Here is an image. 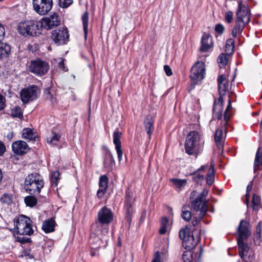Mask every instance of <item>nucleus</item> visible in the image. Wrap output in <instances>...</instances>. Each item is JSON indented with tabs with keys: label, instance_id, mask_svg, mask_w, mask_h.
Instances as JSON below:
<instances>
[{
	"label": "nucleus",
	"instance_id": "nucleus-1",
	"mask_svg": "<svg viewBox=\"0 0 262 262\" xmlns=\"http://www.w3.org/2000/svg\"><path fill=\"white\" fill-rule=\"evenodd\" d=\"M113 220V213L111 209L104 207L101 208L97 214V222L92 226V230L94 232L100 231L106 235L108 234V228L106 225H108Z\"/></svg>",
	"mask_w": 262,
	"mask_h": 262
},
{
	"label": "nucleus",
	"instance_id": "nucleus-2",
	"mask_svg": "<svg viewBox=\"0 0 262 262\" xmlns=\"http://www.w3.org/2000/svg\"><path fill=\"white\" fill-rule=\"evenodd\" d=\"M179 237L183 241V246L188 250L195 247L200 239V230L194 229L190 234L189 228L186 227L179 231Z\"/></svg>",
	"mask_w": 262,
	"mask_h": 262
},
{
	"label": "nucleus",
	"instance_id": "nucleus-3",
	"mask_svg": "<svg viewBox=\"0 0 262 262\" xmlns=\"http://www.w3.org/2000/svg\"><path fill=\"white\" fill-rule=\"evenodd\" d=\"M201 136L196 131H191L187 136L185 144L186 153L189 155L197 156L202 149L204 143L201 142Z\"/></svg>",
	"mask_w": 262,
	"mask_h": 262
},
{
	"label": "nucleus",
	"instance_id": "nucleus-4",
	"mask_svg": "<svg viewBox=\"0 0 262 262\" xmlns=\"http://www.w3.org/2000/svg\"><path fill=\"white\" fill-rule=\"evenodd\" d=\"M44 184L41 176L35 173L29 174L25 179V188L30 194H38Z\"/></svg>",
	"mask_w": 262,
	"mask_h": 262
},
{
	"label": "nucleus",
	"instance_id": "nucleus-5",
	"mask_svg": "<svg viewBox=\"0 0 262 262\" xmlns=\"http://www.w3.org/2000/svg\"><path fill=\"white\" fill-rule=\"evenodd\" d=\"M18 33L25 36H36L41 33L40 22L29 20L20 23L17 27Z\"/></svg>",
	"mask_w": 262,
	"mask_h": 262
},
{
	"label": "nucleus",
	"instance_id": "nucleus-6",
	"mask_svg": "<svg viewBox=\"0 0 262 262\" xmlns=\"http://www.w3.org/2000/svg\"><path fill=\"white\" fill-rule=\"evenodd\" d=\"M107 234L104 235L100 231L94 232L92 230V233L89 241L90 248L92 249L91 255L94 256L98 254V250L101 247H105L106 242L108 239Z\"/></svg>",
	"mask_w": 262,
	"mask_h": 262
},
{
	"label": "nucleus",
	"instance_id": "nucleus-7",
	"mask_svg": "<svg viewBox=\"0 0 262 262\" xmlns=\"http://www.w3.org/2000/svg\"><path fill=\"white\" fill-rule=\"evenodd\" d=\"M32 221L27 216L20 215L16 221H14V226L17 233L20 235H31L34 233L32 227Z\"/></svg>",
	"mask_w": 262,
	"mask_h": 262
},
{
	"label": "nucleus",
	"instance_id": "nucleus-8",
	"mask_svg": "<svg viewBox=\"0 0 262 262\" xmlns=\"http://www.w3.org/2000/svg\"><path fill=\"white\" fill-rule=\"evenodd\" d=\"M236 16V19L235 21L241 24V25H238L239 28H241L242 25L245 26L246 24L249 23L250 13L249 7L246 3L243 4L240 2L238 4Z\"/></svg>",
	"mask_w": 262,
	"mask_h": 262
},
{
	"label": "nucleus",
	"instance_id": "nucleus-9",
	"mask_svg": "<svg viewBox=\"0 0 262 262\" xmlns=\"http://www.w3.org/2000/svg\"><path fill=\"white\" fill-rule=\"evenodd\" d=\"M205 74L204 63L198 61L191 68L190 78L193 85L204 79Z\"/></svg>",
	"mask_w": 262,
	"mask_h": 262
},
{
	"label": "nucleus",
	"instance_id": "nucleus-10",
	"mask_svg": "<svg viewBox=\"0 0 262 262\" xmlns=\"http://www.w3.org/2000/svg\"><path fill=\"white\" fill-rule=\"evenodd\" d=\"M49 69V64L40 59L32 61L29 66L30 71L38 76L45 75Z\"/></svg>",
	"mask_w": 262,
	"mask_h": 262
},
{
	"label": "nucleus",
	"instance_id": "nucleus-11",
	"mask_svg": "<svg viewBox=\"0 0 262 262\" xmlns=\"http://www.w3.org/2000/svg\"><path fill=\"white\" fill-rule=\"evenodd\" d=\"M32 4L34 11L41 15L48 13L53 6L52 0H33Z\"/></svg>",
	"mask_w": 262,
	"mask_h": 262
},
{
	"label": "nucleus",
	"instance_id": "nucleus-12",
	"mask_svg": "<svg viewBox=\"0 0 262 262\" xmlns=\"http://www.w3.org/2000/svg\"><path fill=\"white\" fill-rule=\"evenodd\" d=\"M39 90L36 86L32 85L24 89L20 92V97L24 103H28L37 98Z\"/></svg>",
	"mask_w": 262,
	"mask_h": 262
},
{
	"label": "nucleus",
	"instance_id": "nucleus-13",
	"mask_svg": "<svg viewBox=\"0 0 262 262\" xmlns=\"http://www.w3.org/2000/svg\"><path fill=\"white\" fill-rule=\"evenodd\" d=\"M40 24L41 28L42 27L48 30L51 29L60 25V19L57 14L54 13L48 17L42 18Z\"/></svg>",
	"mask_w": 262,
	"mask_h": 262
},
{
	"label": "nucleus",
	"instance_id": "nucleus-14",
	"mask_svg": "<svg viewBox=\"0 0 262 262\" xmlns=\"http://www.w3.org/2000/svg\"><path fill=\"white\" fill-rule=\"evenodd\" d=\"M251 226L249 222L241 220L237 228L239 236L237 239H247L251 235Z\"/></svg>",
	"mask_w": 262,
	"mask_h": 262
},
{
	"label": "nucleus",
	"instance_id": "nucleus-15",
	"mask_svg": "<svg viewBox=\"0 0 262 262\" xmlns=\"http://www.w3.org/2000/svg\"><path fill=\"white\" fill-rule=\"evenodd\" d=\"M69 38V35L66 29L55 30L52 31L51 38L58 45L64 44Z\"/></svg>",
	"mask_w": 262,
	"mask_h": 262
},
{
	"label": "nucleus",
	"instance_id": "nucleus-16",
	"mask_svg": "<svg viewBox=\"0 0 262 262\" xmlns=\"http://www.w3.org/2000/svg\"><path fill=\"white\" fill-rule=\"evenodd\" d=\"M12 150L17 155H21L29 150L28 144L24 141H17L12 145Z\"/></svg>",
	"mask_w": 262,
	"mask_h": 262
},
{
	"label": "nucleus",
	"instance_id": "nucleus-17",
	"mask_svg": "<svg viewBox=\"0 0 262 262\" xmlns=\"http://www.w3.org/2000/svg\"><path fill=\"white\" fill-rule=\"evenodd\" d=\"M219 92L220 96L224 95L226 92L228 90L229 84L227 76L222 74L217 78Z\"/></svg>",
	"mask_w": 262,
	"mask_h": 262
},
{
	"label": "nucleus",
	"instance_id": "nucleus-18",
	"mask_svg": "<svg viewBox=\"0 0 262 262\" xmlns=\"http://www.w3.org/2000/svg\"><path fill=\"white\" fill-rule=\"evenodd\" d=\"M223 100L222 96L214 101L213 106V115L218 119H221L222 117V112L223 110Z\"/></svg>",
	"mask_w": 262,
	"mask_h": 262
},
{
	"label": "nucleus",
	"instance_id": "nucleus-19",
	"mask_svg": "<svg viewBox=\"0 0 262 262\" xmlns=\"http://www.w3.org/2000/svg\"><path fill=\"white\" fill-rule=\"evenodd\" d=\"M108 179L107 177L105 176H101L99 179V189L97 191V196L101 198L103 197L108 187Z\"/></svg>",
	"mask_w": 262,
	"mask_h": 262
},
{
	"label": "nucleus",
	"instance_id": "nucleus-20",
	"mask_svg": "<svg viewBox=\"0 0 262 262\" xmlns=\"http://www.w3.org/2000/svg\"><path fill=\"white\" fill-rule=\"evenodd\" d=\"M11 47L7 43L0 44V60H5L11 55Z\"/></svg>",
	"mask_w": 262,
	"mask_h": 262
},
{
	"label": "nucleus",
	"instance_id": "nucleus-21",
	"mask_svg": "<svg viewBox=\"0 0 262 262\" xmlns=\"http://www.w3.org/2000/svg\"><path fill=\"white\" fill-rule=\"evenodd\" d=\"M211 40L210 39V36L208 34L204 33L202 37L201 47L200 50L202 52H207L211 48Z\"/></svg>",
	"mask_w": 262,
	"mask_h": 262
},
{
	"label": "nucleus",
	"instance_id": "nucleus-22",
	"mask_svg": "<svg viewBox=\"0 0 262 262\" xmlns=\"http://www.w3.org/2000/svg\"><path fill=\"white\" fill-rule=\"evenodd\" d=\"M207 210V203H204L201 207L200 212L198 216H194L195 214H193V220L192 221V225L195 227L198 223L201 221L204 215L205 214Z\"/></svg>",
	"mask_w": 262,
	"mask_h": 262
},
{
	"label": "nucleus",
	"instance_id": "nucleus-23",
	"mask_svg": "<svg viewBox=\"0 0 262 262\" xmlns=\"http://www.w3.org/2000/svg\"><path fill=\"white\" fill-rule=\"evenodd\" d=\"M154 120L152 116H148L146 117L144 121L145 129L149 135V138L154 129Z\"/></svg>",
	"mask_w": 262,
	"mask_h": 262
},
{
	"label": "nucleus",
	"instance_id": "nucleus-24",
	"mask_svg": "<svg viewBox=\"0 0 262 262\" xmlns=\"http://www.w3.org/2000/svg\"><path fill=\"white\" fill-rule=\"evenodd\" d=\"M104 165L105 167L111 169L114 165V160L112 154L107 151L104 160Z\"/></svg>",
	"mask_w": 262,
	"mask_h": 262
},
{
	"label": "nucleus",
	"instance_id": "nucleus-25",
	"mask_svg": "<svg viewBox=\"0 0 262 262\" xmlns=\"http://www.w3.org/2000/svg\"><path fill=\"white\" fill-rule=\"evenodd\" d=\"M23 137L29 141H35L37 138L36 134L29 128H26L23 130Z\"/></svg>",
	"mask_w": 262,
	"mask_h": 262
},
{
	"label": "nucleus",
	"instance_id": "nucleus-26",
	"mask_svg": "<svg viewBox=\"0 0 262 262\" xmlns=\"http://www.w3.org/2000/svg\"><path fill=\"white\" fill-rule=\"evenodd\" d=\"M245 239H237V244L239 249V255L241 258H243L245 255V253L248 251V246L247 244L244 243Z\"/></svg>",
	"mask_w": 262,
	"mask_h": 262
},
{
	"label": "nucleus",
	"instance_id": "nucleus-27",
	"mask_svg": "<svg viewBox=\"0 0 262 262\" xmlns=\"http://www.w3.org/2000/svg\"><path fill=\"white\" fill-rule=\"evenodd\" d=\"M60 139V136L57 134L52 132L46 139L47 143L50 145H56Z\"/></svg>",
	"mask_w": 262,
	"mask_h": 262
},
{
	"label": "nucleus",
	"instance_id": "nucleus-28",
	"mask_svg": "<svg viewBox=\"0 0 262 262\" xmlns=\"http://www.w3.org/2000/svg\"><path fill=\"white\" fill-rule=\"evenodd\" d=\"M42 229L46 233L51 232L54 229V221L52 219L46 221L42 225Z\"/></svg>",
	"mask_w": 262,
	"mask_h": 262
},
{
	"label": "nucleus",
	"instance_id": "nucleus-29",
	"mask_svg": "<svg viewBox=\"0 0 262 262\" xmlns=\"http://www.w3.org/2000/svg\"><path fill=\"white\" fill-rule=\"evenodd\" d=\"M82 21L83 28L84 33V38L86 39L88 33V21H89V13L87 11L85 12L81 16Z\"/></svg>",
	"mask_w": 262,
	"mask_h": 262
},
{
	"label": "nucleus",
	"instance_id": "nucleus-30",
	"mask_svg": "<svg viewBox=\"0 0 262 262\" xmlns=\"http://www.w3.org/2000/svg\"><path fill=\"white\" fill-rule=\"evenodd\" d=\"M234 48V40L232 38L227 39L225 47V51L226 54H227L228 56L231 54L233 52Z\"/></svg>",
	"mask_w": 262,
	"mask_h": 262
},
{
	"label": "nucleus",
	"instance_id": "nucleus-31",
	"mask_svg": "<svg viewBox=\"0 0 262 262\" xmlns=\"http://www.w3.org/2000/svg\"><path fill=\"white\" fill-rule=\"evenodd\" d=\"M204 203H208V201L204 202L203 203V202L200 201L199 199L195 198L194 200H192L191 202V206L192 210L194 211L200 212V210L201 209V207Z\"/></svg>",
	"mask_w": 262,
	"mask_h": 262
},
{
	"label": "nucleus",
	"instance_id": "nucleus-32",
	"mask_svg": "<svg viewBox=\"0 0 262 262\" xmlns=\"http://www.w3.org/2000/svg\"><path fill=\"white\" fill-rule=\"evenodd\" d=\"M214 140L219 148L222 149L223 146L222 142L223 140V132L221 129H218L216 130L214 135Z\"/></svg>",
	"mask_w": 262,
	"mask_h": 262
},
{
	"label": "nucleus",
	"instance_id": "nucleus-33",
	"mask_svg": "<svg viewBox=\"0 0 262 262\" xmlns=\"http://www.w3.org/2000/svg\"><path fill=\"white\" fill-rule=\"evenodd\" d=\"M134 199L133 193L127 191L126 192V198H125V205L127 208V211L129 212V209L132 207V206L134 203Z\"/></svg>",
	"mask_w": 262,
	"mask_h": 262
},
{
	"label": "nucleus",
	"instance_id": "nucleus-34",
	"mask_svg": "<svg viewBox=\"0 0 262 262\" xmlns=\"http://www.w3.org/2000/svg\"><path fill=\"white\" fill-rule=\"evenodd\" d=\"M226 53L221 54L217 58V62L220 67H223L227 64L228 58Z\"/></svg>",
	"mask_w": 262,
	"mask_h": 262
},
{
	"label": "nucleus",
	"instance_id": "nucleus-35",
	"mask_svg": "<svg viewBox=\"0 0 262 262\" xmlns=\"http://www.w3.org/2000/svg\"><path fill=\"white\" fill-rule=\"evenodd\" d=\"M170 181L179 188L184 187L187 183L186 180L185 179H179L177 178L171 179H170Z\"/></svg>",
	"mask_w": 262,
	"mask_h": 262
},
{
	"label": "nucleus",
	"instance_id": "nucleus-36",
	"mask_svg": "<svg viewBox=\"0 0 262 262\" xmlns=\"http://www.w3.org/2000/svg\"><path fill=\"white\" fill-rule=\"evenodd\" d=\"M25 202L27 206L33 207L37 203V199L33 196H27L25 198Z\"/></svg>",
	"mask_w": 262,
	"mask_h": 262
},
{
	"label": "nucleus",
	"instance_id": "nucleus-37",
	"mask_svg": "<svg viewBox=\"0 0 262 262\" xmlns=\"http://www.w3.org/2000/svg\"><path fill=\"white\" fill-rule=\"evenodd\" d=\"M121 133L118 132V130H116L113 134V142L116 146H120L121 142L120 138L121 136Z\"/></svg>",
	"mask_w": 262,
	"mask_h": 262
},
{
	"label": "nucleus",
	"instance_id": "nucleus-38",
	"mask_svg": "<svg viewBox=\"0 0 262 262\" xmlns=\"http://www.w3.org/2000/svg\"><path fill=\"white\" fill-rule=\"evenodd\" d=\"M1 201L3 203L10 204L13 201L12 195L11 194L5 193L1 197Z\"/></svg>",
	"mask_w": 262,
	"mask_h": 262
},
{
	"label": "nucleus",
	"instance_id": "nucleus-39",
	"mask_svg": "<svg viewBox=\"0 0 262 262\" xmlns=\"http://www.w3.org/2000/svg\"><path fill=\"white\" fill-rule=\"evenodd\" d=\"M11 114L12 116L14 117L20 118L22 117L21 108L19 106H15L11 110Z\"/></svg>",
	"mask_w": 262,
	"mask_h": 262
},
{
	"label": "nucleus",
	"instance_id": "nucleus-40",
	"mask_svg": "<svg viewBox=\"0 0 262 262\" xmlns=\"http://www.w3.org/2000/svg\"><path fill=\"white\" fill-rule=\"evenodd\" d=\"M235 26L233 28V29L232 30V35L234 37H236L237 36V34L238 33H241L244 28L245 26L244 25H242V27L241 28L238 27V25H241V24L236 22L235 21Z\"/></svg>",
	"mask_w": 262,
	"mask_h": 262
},
{
	"label": "nucleus",
	"instance_id": "nucleus-41",
	"mask_svg": "<svg viewBox=\"0 0 262 262\" xmlns=\"http://www.w3.org/2000/svg\"><path fill=\"white\" fill-rule=\"evenodd\" d=\"M214 169L213 166H211L210 168H209V171L208 173L207 177V183L209 185H211L213 181H214Z\"/></svg>",
	"mask_w": 262,
	"mask_h": 262
},
{
	"label": "nucleus",
	"instance_id": "nucleus-42",
	"mask_svg": "<svg viewBox=\"0 0 262 262\" xmlns=\"http://www.w3.org/2000/svg\"><path fill=\"white\" fill-rule=\"evenodd\" d=\"M59 172L58 171H54L51 174V183L52 185L56 186L58 184V181L59 180Z\"/></svg>",
	"mask_w": 262,
	"mask_h": 262
},
{
	"label": "nucleus",
	"instance_id": "nucleus-43",
	"mask_svg": "<svg viewBox=\"0 0 262 262\" xmlns=\"http://www.w3.org/2000/svg\"><path fill=\"white\" fill-rule=\"evenodd\" d=\"M191 175H193V180L197 183H201L204 180V176L202 174L198 173L197 171L191 173Z\"/></svg>",
	"mask_w": 262,
	"mask_h": 262
},
{
	"label": "nucleus",
	"instance_id": "nucleus-44",
	"mask_svg": "<svg viewBox=\"0 0 262 262\" xmlns=\"http://www.w3.org/2000/svg\"><path fill=\"white\" fill-rule=\"evenodd\" d=\"M260 202V198L258 196L254 194L252 199V208L254 210H257L258 209V206Z\"/></svg>",
	"mask_w": 262,
	"mask_h": 262
},
{
	"label": "nucleus",
	"instance_id": "nucleus-45",
	"mask_svg": "<svg viewBox=\"0 0 262 262\" xmlns=\"http://www.w3.org/2000/svg\"><path fill=\"white\" fill-rule=\"evenodd\" d=\"M189 250L185 252L183 254V259L184 262H190L192 259V253Z\"/></svg>",
	"mask_w": 262,
	"mask_h": 262
},
{
	"label": "nucleus",
	"instance_id": "nucleus-46",
	"mask_svg": "<svg viewBox=\"0 0 262 262\" xmlns=\"http://www.w3.org/2000/svg\"><path fill=\"white\" fill-rule=\"evenodd\" d=\"M181 216L183 220L189 221L192 217V213L189 211L183 210Z\"/></svg>",
	"mask_w": 262,
	"mask_h": 262
},
{
	"label": "nucleus",
	"instance_id": "nucleus-47",
	"mask_svg": "<svg viewBox=\"0 0 262 262\" xmlns=\"http://www.w3.org/2000/svg\"><path fill=\"white\" fill-rule=\"evenodd\" d=\"M73 0H59V5L62 8H67L73 3Z\"/></svg>",
	"mask_w": 262,
	"mask_h": 262
},
{
	"label": "nucleus",
	"instance_id": "nucleus-48",
	"mask_svg": "<svg viewBox=\"0 0 262 262\" xmlns=\"http://www.w3.org/2000/svg\"><path fill=\"white\" fill-rule=\"evenodd\" d=\"M231 107V101H230V100L229 99L228 105V106L225 110V113H224V120L226 122V123H227L228 120L229 119L230 116L228 113V111Z\"/></svg>",
	"mask_w": 262,
	"mask_h": 262
},
{
	"label": "nucleus",
	"instance_id": "nucleus-49",
	"mask_svg": "<svg viewBox=\"0 0 262 262\" xmlns=\"http://www.w3.org/2000/svg\"><path fill=\"white\" fill-rule=\"evenodd\" d=\"M23 256L25 257L27 259H34L35 254L30 250H28L24 251Z\"/></svg>",
	"mask_w": 262,
	"mask_h": 262
},
{
	"label": "nucleus",
	"instance_id": "nucleus-50",
	"mask_svg": "<svg viewBox=\"0 0 262 262\" xmlns=\"http://www.w3.org/2000/svg\"><path fill=\"white\" fill-rule=\"evenodd\" d=\"M233 14L231 11H228L225 14V19L228 23H231L233 20Z\"/></svg>",
	"mask_w": 262,
	"mask_h": 262
},
{
	"label": "nucleus",
	"instance_id": "nucleus-51",
	"mask_svg": "<svg viewBox=\"0 0 262 262\" xmlns=\"http://www.w3.org/2000/svg\"><path fill=\"white\" fill-rule=\"evenodd\" d=\"M6 106V98L0 94V111L3 110Z\"/></svg>",
	"mask_w": 262,
	"mask_h": 262
},
{
	"label": "nucleus",
	"instance_id": "nucleus-52",
	"mask_svg": "<svg viewBox=\"0 0 262 262\" xmlns=\"http://www.w3.org/2000/svg\"><path fill=\"white\" fill-rule=\"evenodd\" d=\"M252 187V182H250V183L248 184V185L247 187V193L246 194L245 196L246 198V203L247 205H248V202H249V199L250 198V194L249 192L251 190Z\"/></svg>",
	"mask_w": 262,
	"mask_h": 262
},
{
	"label": "nucleus",
	"instance_id": "nucleus-53",
	"mask_svg": "<svg viewBox=\"0 0 262 262\" xmlns=\"http://www.w3.org/2000/svg\"><path fill=\"white\" fill-rule=\"evenodd\" d=\"M5 35V29L4 26L0 23V43L3 41Z\"/></svg>",
	"mask_w": 262,
	"mask_h": 262
},
{
	"label": "nucleus",
	"instance_id": "nucleus-54",
	"mask_svg": "<svg viewBox=\"0 0 262 262\" xmlns=\"http://www.w3.org/2000/svg\"><path fill=\"white\" fill-rule=\"evenodd\" d=\"M224 30V27L221 24L216 25L215 27V31L219 34H222Z\"/></svg>",
	"mask_w": 262,
	"mask_h": 262
},
{
	"label": "nucleus",
	"instance_id": "nucleus-55",
	"mask_svg": "<svg viewBox=\"0 0 262 262\" xmlns=\"http://www.w3.org/2000/svg\"><path fill=\"white\" fill-rule=\"evenodd\" d=\"M121 147V146L115 147L119 161H120L122 160V155H123V152H122Z\"/></svg>",
	"mask_w": 262,
	"mask_h": 262
},
{
	"label": "nucleus",
	"instance_id": "nucleus-56",
	"mask_svg": "<svg viewBox=\"0 0 262 262\" xmlns=\"http://www.w3.org/2000/svg\"><path fill=\"white\" fill-rule=\"evenodd\" d=\"M164 70L167 76H169L172 74L171 69L168 65H165L164 66Z\"/></svg>",
	"mask_w": 262,
	"mask_h": 262
},
{
	"label": "nucleus",
	"instance_id": "nucleus-57",
	"mask_svg": "<svg viewBox=\"0 0 262 262\" xmlns=\"http://www.w3.org/2000/svg\"><path fill=\"white\" fill-rule=\"evenodd\" d=\"M152 262H161V256L159 252H157L155 254Z\"/></svg>",
	"mask_w": 262,
	"mask_h": 262
},
{
	"label": "nucleus",
	"instance_id": "nucleus-58",
	"mask_svg": "<svg viewBox=\"0 0 262 262\" xmlns=\"http://www.w3.org/2000/svg\"><path fill=\"white\" fill-rule=\"evenodd\" d=\"M18 241L21 243H27L31 242V238L28 237H18Z\"/></svg>",
	"mask_w": 262,
	"mask_h": 262
},
{
	"label": "nucleus",
	"instance_id": "nucleus-59",
	"mask_svg": "<svg viewBox=\"0 0 262 262\" xmlns=\"http://www.w3.org/2000/svg\"><path fill=\"white\" fill-rule=\"evenodd\" d=\"M6 148L4 144L0 141V156H1L5 151Z\"/></svg>",
	"mask_w": 262,
	"mask_h": 262
},
{
	"label": "nucleus",
	"instance_id": "nucleus-60",
	"mask_svg": "<svg viewBox=\"0 0 262 262\" xmlns=\"http://www.w3.org/2000/svg\"><path fill=\"white\" fill-rule=\"evenodd\" d=\"M256 233L258 237L260 236L261 233V224L259 223L256 226Z\"/></svg>",
	"mask_w": 262,
	"mask_h": 262
},
{
	"label": "nucleus",
	"instance_id": "nucleus-61",
	"mask_svg": "<svg viewBox=\"0 0 262 262\" xmlns=\"http://www.w3.org/2000/svg\"><path fill=\"white\" fill-rule=\"evenodd\" d=\"M168 222V220L167 217H163L161 220V226H167V224Z\"/></svg>",
	"mask_w": 262,
	"mask_h": 262
},
{
	"label": "nucleus",
	"instance_id": "nucleus-62",
	"mask_svg": "<svg viewBox=\"0 0 262 262\" xmlns=\"http://www.w3.org/2000/svg\"><path fill=\"white\" fill-rule=\"evenodd\" d=\"M166 231H167V226H161V227L160 229V230H159V232L161 234H164L166 233Z\"/></svg>",
	"mask_w": 262,
	"mask_h": 262
},
{
	"label": "nucleus",
	"instance_id": "nucleus-63",
	"mask_svg": "<svg viewBox=\"0 0 262 262\" xmlns=\"http://www.w3.org/2000/svg\"><path fill=\"white\" fill-rule=\"evenodd\" d=\"M58 67L62 70H64V61L63 59H60L58 62Z\"/></svg>",
	"mask_w": 262,
	"mask_h": 262
},
{
	"label": "nucleus",
	"instance_id": "nucleus-64",
	"mask_svg": "<svg viewBox=\"0 0 262 262\" xmlns=\"http://www.w3.org/2000/svg\"><path fill=\"white\" fill-rule=\"evenodd\" d=\"M13 137V132H9L7 135V138L9 140H11Z\"/></svg>",
	"mask_w": 262,
	"mask_h": 262
}]
</instances>
